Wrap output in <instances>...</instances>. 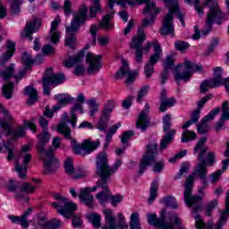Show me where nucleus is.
Instances as JSON below:
<instances>
[{
    "label": "nucleus",
    "mask_w": 229,
    "mask_h": 229,
    "mask_svg": "<svg viewBox=\"0 0 229 229\" xmlns=\"http://www.w3.org/2000/svg\"><path fill=\"white\" fill-rule=\"evenodd\" d=\"M174 46L177 51H182V52L187 51V48L191 47V45H189V43L185 41H176Z\"/></svg>",
    "instance_id": "nucleus-61"
},
{
    "label": "nucleus",
    "mask_w": 229,
    "mask_h": 229,
    "mask_svg": "<svg viewBox=\"0 0 229 229\" xmlns=\"http://www.w3.org/2000/svg\"><path fill=\"white\" fill-rule=\"evenodd\" d=\"M193 72H203V65L185 60L183 64H178L174 72L175 81H189Z\"/></svg>",
    "instance_id": "nucleus-7"
},
{
    "label": "nucleus",
    "mask_w": 229,
    "mask_h": 229,
    "mask_svg": "<svg viewBox=\"0 0 229 229\" xmlns=\"http://www.w3.org/2000/svg\"><path fill=\"white\" fill-rule=\"evenodd\" d=\"M157 192H158V183L154 181L150 186V197L148 199L149 205H151L155 199H157Z\"/></svg>",
    "instance_id": "nucleus-42"
},
{
    "label": "nucleus",
    "mask_w": 229,
    "mask_h": 229,
    "mask_svg": "<svg viewBox=\"0 0 229 229\" xmlns=\"http://www.w3.org/2000/svg\"><path fill=\"white\" fill-rule=\"evenodd\" d=\"M40 28V21L34 19L28 21L25 25L23 31L21 32V38H29V40H33V33Z\"/></svg>",
    "instance_id": "nucleus-24"
},
{
    "label": "nucleus",
    "mask_w": 229,
    "mask_h": 229,
    "mask_svg": "<svg viewBox=\"0 0 229 229\" xmlns=\"http://www.w3.org/2000/svg\"><path fill=\"white\" fill-rule=\"evenodd\" d=\"M47 229H59L62 228V221L57 218H54L50 221H47V224L45 225Z\"/></svg>",
    "instance_id": "nucleus-50"
},
{
    "label": "nucleus",
    "mask_w": 229,
    "mask_h": 229,
    "mask_svg": "<svg viewBox=\"0 0 229 229\" xmlns=\"http://www.w3.org/2000/svg\"><path fill=\"white\" fill-rule=\"evenodd\" d=\"M222 72L223 68L221 67H216L214 69V78L211 79V81H215L216 87H219V85H223V83H225V79H223V76L221 75Z\"/></svg>",
    "instance_id": "nucleus-36"
},
{
    "label": "nucleus",
    "mask_w": 229,
    "mask_h": 229,
    "mask_svg": "<svg viewBox=\"0 0 229 229\" xmlns=\"http://www.w3.org/2000/svg\"><path fill=\"white\" fill-rule=\"evenodd\" d=\"M228 101H225L222 104V121H228L229 120V106Z\"/></svg>",
    "instance_id": "nucleus-53"
},
{
    "label": "nucleus",
    "mask_w": 229,
    "mask_h": 229,
    "mask_svg": "<svg viewBox=\"0 0 229 229\" xmlns=\"http://www.w3.org/2000/svg\"><path fill=\"white\" fill-rule=\"evenodd\" d=\"M11 12L12 13H19L21 12V4H22L23 0H12Z\"/></svg>",
    "instance_id": "nucleus-54"
},
{
    "label": "nucleus",
    "mask_w": 229,
    "mask_h": 229,
    "mask_svg": "<svg viewBox=\"0 0 229 229\" xmlns=\"http://www.w3.org/2000/svg\"><path fill=\"white\" fill-rule=\"evenodd\" d=\"M20 161H16L14 165V169L18 173V176L21 179L28 176V164L31 162V154L30 153H20L19 156Z\"/></svg>",
    "instance_id": "nucleus-16"
},
{
    "label": "nucleus",
    "mask_w": 229,
    "mask_h": 229,
    "mask_svg": "<svg viewBox=\"0 0 229 229\" xmlns=\"http://www.w3.org/2000/svg\"><path fill=\"white\" fill-rule=\"evenodd\" d=\"M129 4V6H135V4H146L143 10V15H154L157 16L160 13V9L157 7V2L154 0H108V7L110 10H114V4Z\"/></svg>",
    "instance_id": "nucleus-8"
},
{
    "label": "nucleus",
    "mask_w": 229,
    "mask_h": 229,
    "mask_svg": "<svg viewBox=\"0 0 229 229\" xmlns=\"http://www.w3.org/2000/svg\"><path fill=\"white\" fill-rule=\"evenodd\" d=\"M207 144V137L200 138L194 148V153L199 151V163L195 165L193 173L186 178L184 183V201L187 207H193V214H198L203 208V197L192 195V187H194V180L196 176L199 178H207V161H205V153L208 151Z\"/></svg>",
    "instance_id": "nucleus-1"
},
{
    "label": "nucleus",
    "mask_w": 229,
    "mask_h": 229,
    "mask_svg": "<svg viewBox=\"0 0 229 229\" xmlns=\"http://www.w3.org/2000/svg\"><path fill=\"white\" fill-rule=\"evenodd\" d=\"M86 64H88L87 72L90 76L98 74L101 71L103 64H101V55H96L92 53H88L86 55Z\"/></svg>",
    "instance_id": "nucleus-18"
},
{
    "label": "nucleus",
    "mask_w": 229,
    "mask_h": 229,
    "mask_svg": "<svg viewBox=\"0 0 229 229\" xmlns=\"http://www.w3.org/2000/svg\"><path fill=\"white\" fill-rule=\"evenodd\" d=\"M35 189H37V187L31 185L30 182H23L21 184V194H24V192L26 194H33Z\"/></svg>",
    "instance_id": "nucleus-49"
},
{
    "label": "nucleus",
    "mask_w": 229,
    "mask_h": 229,
    "mask_svg": "<svg viewBox=\"0 0 229 229\" xmlns=\"http://www.w3.org/2000/svg\"><path fill=\"white\" fill-rule=\"evenodd\" d=\"M154 47V55H155V49L157 47H159V49H162L160 47V43L158 41H153V42H147L144 47H142V51H145V53H149V49H151V47Z\"/></svg>",
    "instance_id": "nucleus-59"
},
{
    "label": "nucleus",
    "mask_w": 229,
    "mask_h": 229,
    "mask_svg": "<svg viewBox=\"0 0 229 229\" xmlns=\"http://www.w3.org/2000/svg\"><path fill=\"white\" fill-rule=\"evenodd\" d=\"M89 174L87 173V171L79 168L77 170H74L73 174H72V178H74V180H78L79 178H86V176H88Z\"/></svg>",
    "instance_id": "nucleus-58"
},
{
    "label": "nucleus",
    "mask_w": 229,
    "mask_h": 229,
    "mask_svg": "<svg viewBox=\"0 0 229 229\" xmlns=\"http://www.w3.org/2000/svg\"><path fill=\"white\" fill-rule=\"evenodd\" d=\"M217 205H219V201L217 199H213L206 205L205 212L208 217H210V216H212V210H214V208H216Z\"/></svg>",
    "instance_id": "nucleus-47"
},
{
    "label": "nucleus",
    "mask_w": 229,
    "mask_h": 229,
    "mask_svg": "<svg viewBox=\"0 0 229 229\" xmlns=\"http://www.w3.org/2000/svg\"><path fill=\"white\" fill-rule=\"evenodd\" d=\"M88 219L93 225L94 228H101V216L98 214H91L88 216Z\"/></svg>",
    "instance_id": "nucleus-44"
},
{
    "label": "nucleus",
    "mask_w": 229,
    "mask_h": 229,
    "mask_svg": "<svg viewBox=\"0 0 229 229\" xmlns=\"http://www.w3.org/2000/svg\"><path fill=\"white\" fill-rule=\"evenodd\" d=\"M220 112L221 107H216L213 109L208 115H206L201 123L197 125L198 133H199L200 135L208 133L209 128L207 123H208V121H212V119H214V117H216V115H217V114H219Z\"/></svg>",
    "instance_id": "nucleus-22"
},
{
    "label": "nucleus",
    "mask_w": 229,
    "mask_h": 229,
    "mask_svg": "<svg viewBox=\"0 0 229 229\" xmlns=\"http://www.w3.org/2000/svg\"><path fill=\"white\" fill-rule=\"evenodd\" d=\"M163 131H166V133L162 138L159 145V149H161V151L165 149V148L174 140V135H176V131L174 129H171V114H166L163 117Z\"/></svg>",
    "instance_id": "nucleus-13"
},
{
    "label": "nucleus",
    "mask_w": 229,
    "mask_h": 229,
    "mask_svg": "<svg viewBox=\"0 0 229 229\" xmlns=\"http://www.w3.org/2000/svg\"><path fill=\"white\" fill-rule=\"evenodd\" d=\"M53 198L56 202H52L51 206L53 208H55L57 214H60L64 217H71L74 210L78 209L76 204L71 200H68L67 198L60 193H54Z\"/></svg>",
    "instance_id": "nucleus-9"
},
{
    "label": "nucleus",
    "mask_w": 229,
    "mask_h": 229,
    "mask_svg": "<svg viewBox=\"0 0 229 229\" xmlns=\"http://www.w3.org/2000/svg\"><path fill=\"white\" fill-rule=\"evenodd\" d=\"M199 114H201V111H199V109H196L194 113L191 114V119L184 124H182V130H187L189 126L198 123L199 121Z\"/></svg>",
    "instance_id": "nucleus-38"
},
{
    "label": "nucleus",
    "mask_w": 229,
    "mask_h": 229,
    "mask_svg": "<svg viewBox=\"0 0 229 229\" xmlns=\"http://www.w3.org/2000/svg\"><path fill=\"white\" fill-rule=\"evenodd\" d=\"M51 134L47 131H43V133L39 136V143L38 144V153L44 163V174H51L58 169V159L55 158L53 153L55 149L50 148L48 150L44 148V146L49 142Z\"/></svg>",
    "instance_id": "nucleus-4"
},
{
    "label": "nucleus",
    "mask_w": 229,
    "mask_h": 229,
    "mask_svg": "<svg viewBox=\"0 0 229 229\" xmlns=\"http://www.w3.org/2000/svg\"><path fill=\"white\" fill-rule=\"evenodd\" d=\"M93 5L90 7V15L91 17H96V12H102L101 4L99 0H92Z\"/></svg>",
    "instance_id": "nucleus-55"
},
{
    "label": "nucleus",
    "mask_w": 229,
    "mask_h": 229,
    "mask_svg": "<svg viewBox=\"0 0 229 229\" xmlns=\"http://www.w3.org/2000/svg\"><path fill=\"white\" fill-rule=\"evenodd\" d=\"M83 58H85V54L83 52H80L76 55L70 57L69 59L64 60V65L68 69H71L73 65H77V64H81L83 62Z\"/></svg>",
    "instance_id": "nucleus-33"
},
{
    "label": "nucleus",
    "mask_w": 229,
    "mask_h": 229,
    "mask_svg": "<svg viewBox=\"0 0 229 229\" xmlns=\"http://www.w3.org/2000/svg\"><path fill=\"white\" fill-rule=\"evenodd\" d=\"M105 221L106 225H115V217L112 209H104Z\"/></svg>",
    "instance_id": "nucleus-48"
},
{
    "label": "nucleus",
    "mask_w": 229,
    "mask_h": 229,
    "mask_svg": "<svg viewBox=\"0 0 229 229\" xmlns=\"http://www.w3.org/2000/svg\"><path fill=\"white\" fill-rule=\"evenodd\" d=\"M146 40V32L139 28L138 33L134 36L130 43L131 49H135V60L137 64H142V44Z\"/></svg>",
    "instance_id": "nucleus-14"
},
{
    "label": "nucleus",
    "mask_w": 229,
    "mask_h": 229,
    "mask_svg": "<svg viewBox=\"0 0 229 229\" xmlns=\"http://www.w3.org/2000/svg\"><path fill=\"white\" fill-rule=\"evenodd\" d=\"M158 155V145L157 143H152L147 146V151L143 155L140 163V174H144L147 167L155 164V157Z\"/></svg>",
    "instance_id": "nucleus-12"
},
{
    "label": "nucleus",
    "mask_w": 229,
    "mask_h": 229,
    "mask_svg": "<svg viewBox=\"0 0 229 229\" xmlns=\"http://www.w3.org/2000/svg\"><path fill=\"white\" fill-rule=\"evenodd\" d=\"M117 216H118L117 228L128 229V224L124 222V215H123V213H120L117 215Z\"/></svg>",
    "instance_id": "nucleus-63"
},
{
    "label": "nucleus",
    "mask_w": 229,
    "mask_h": 229,
    "mask_svg": "<svg viewBox=\"0 0 229 229\" xmlns=\"http://www.w3.org/2000/svg\"><path fill=\"white\" fill-rule=\"evenodd\" d=\"M112 17H114V13H108L102 18V21L99 22V26L93 24L90 26L89 33L92 35V46H96V35L99 28L105 30V31H110L114 28L110 21H112Z\"/></svg>",
    "instance_id": "nucleus-15"
},
{
    "label": "nucleus",
    "mask_w": 229,
    "mask_h": 229,
    "mask_svg": "<svg viewBox=\"0 0 229 229\" xmlns=\"http://www.w3.org/2000/svg\"><path fill=\"white\" fill-rule=\"evenodd\" d=\"M33 212V208H29L21 216H9V219L12 223H18L22 228H28L30 226V221H28V216H31Z\"/></svg>",
    "instance_id": "nucleus-28"
},
{
    "label": "nucleus",
    "mask_w": 229,
    "mask_h": 229,
    "mask_svg": "<svg viewBox=\"0 0 229 229\" xmlns=\"http://www.w3.org/2000/svg\"><path fill=\"white\" fill-rule=\"evenodd\" d=\"M116 78H126V85H131V83H133L137 78V72H131L128 66V62L122 59V66L120 67L119 71L116 72Z\"/></svg>",
    "instance_id": "nucleus-20"
},
{
    "label": "nucleus",
    "mask_w": 229,
    "mask_h": 229,
    "mask_svg": "<svg viewBox=\"0 0 229 229\" xmlns=\"http://www.w3.org/2000/svg\"><path fill=\"white\" fill-rule=\"evenodd\" d=\"M64 170H65V173L69 174V176H72L75 171L72 158L71 157L66 158V160L64 161Z\"/></svg>",
    "instance_id": "nucleus-45"
},
{
    "label": "nucleus",
    "mask_w": 229,
    "mask_h": 229,
    "mask_svg": "<svg viewBox=\"0 0 229 229\" xmlns=\"http://www.w3.org/2000/svg\"><path fill=\"white\" fill-rule=\"evenodd\" d=\"M93 5L94 4L89 6V16H87V13H89V7L85 4L81 5L78 12L73 15V20L72 21L70 27H66L67 38L65 39V46L74 49L76 44V38L74 35H76V31L80 30L81 24H85V21H89V19H94V17L98 15V13H103V7H101L102 12L96 11L95 16H92L90 14V7Z\"/></svg>",
    "instance_id": "nucleus-3"
},
{
    "label": "nucleus",
    "mask_w": 229,
    "mask_h": 229,
    "mask_svg": "<svg viewBox=\"0 0 229 229\" xmlns=\"http://www.w3.org/2000/svg\"><path fill=\"white\" fill-rule=\"evenodd\" d=\"M176 103V98H167V90L162 89L160 95V106H159V112L164 113L171 106H174Z\"/></svg>",
    "instance_id": "nucleus-26"
},
{
    "label": "nucleus",
    "mask_w": 229,
    "mask_h": 229,
    "mask_svg": "<svg viewBox=\"0 0 229 229\" xmlns=\"http://www.w3.org/2000/svg\"><path fill=\"white\" fill-rule=\"evenodd\" d=\"M133 135V131H127L122 135L121 140L123 143V146H128V141L131 139Z\"/></svg>",
    "instance_id": "nucleus-62"
},
{
    "label": "nucleus",
    "mask_w": 229,
    "mask_h": 229,
    "mask_svg": "<svg viewBox=\"0 0 229 229\" xmlns=\"http://www.w3.org/2000/svg\"><path fill=\"white\" fill-rule=\"evenodd\" d=\"M149 104H146L145 110L140 113L136 122V128H139L141 131H146V128L149 126Z\"/></svg>",
    "instance_id": "nucleus-25"
},
{
    "label": "nucleus",
    "mask_w": 229,
    "mask_h": 229,
    "mask_svg": "<svg viewBox=\"0 0 229 229\" xmlns=\"http://www.w3.org/2000/svg\"><path fill=\"white\" fill-rule=\"evenodd\" d=\"M56 131L61 133V135H64V139L70 140L72 149L75 155H82V157L90 155V153L96 151V149L99 148V144H101L99 140L91 141L90 140H86L81 144L78 143V141L71 136V127L65 123H59Z\"/></svg>",
    "instance_id": "nucleus-2"
},
{
    "label": "nucleus",
    "mask_w": 229,
    "mask_h": 229,
    "mask_svg": "<svg viewBox=\"0 0 229 229\" xmlns=\"http://www.w3.org/2000/svg\"><path fill=\"white\" fill-rule=\"evenodd\" d=\"M130 226H131V229H140L139 213H132L131 215Z\"/></svg>",
    "instance_id": "nucleus-46"
},
{
    "label": "nucleus",
    "mask_w": 229,
    "mask_h": 229,
    "mask_svg": "<svg viewBox=\"0 0 229 229\" xmlns=\"http://www.w3.org/2000/svg\"><path fill=\"white\" fill-rule=\"evenodd\" d=\"M148 91L149 86H143L141 89H140L136 101L138 103H142V98L148 94Z\"/></svg>",
    "instance_id": "nucleus-57"
},
{
    "label": "nucleus",
    "mask_w": 229,
    "mask_h": 229,
    "mask_svg": "<svg viewBox=\"0 0 229 229\" xmlns=\"http://www.w3.org/2000/svg\"><path fill=\"white\" fill-rule=\"evenodd\" d=\"M0 126L4 130V132L7 133V135H13V137H24V135H26V131L22 126H19L16 130L12 131L10 123L6 121H1V119Z\"/></svg>",
    "instance_id": "nucleus-27"
},
{
    "label": "nucleus",
    "mask_w": 229,
    "mask_h": 229,
    "mask_svg": "<svg viewBox=\"0 0 229 229\" xmlns=\"http://www.w3.org/2000/svg\"><path fill=\"white\" fill-rule=\"evenodd\" d=\"M13 92V82H7L4 84L2 88V94H4L6 99H12V94Z\"/></svg>",
    "instance_id": "nucleus-40"
},
{
    "label": "nucleus",
    "mask_w": 229,
    "mask_h": 229,
    "mask_svg": "<svg viewBox=\"0 0 229 229\" xmlns=\"http://www.w3.org/2000/svg\"><path fill=\"white\" fill-rule=\"evenodd\" d=\"M205 162L206 165H214V164H216V152H208L205 159Z\"/></svg>",
    "instance_id": "nucleus-60"
},
{
    "label": "nucleus",
    "mask_w": 229,
    "mask_h": 229,
    "mask_svg": "<svg viewBox=\"0 0 229 229\" xmlns=\"http://www.w3.org/2000/svg\"><path fill=\"white\" fill-rule=\"evenodd\" d=\"M174 65V58L173 56H167L164 63V69L169 71Z\"/></svg>",
    "instance_id": "nucleus-64"
},
{
    "label": "nucleus",
    "mask_w": 229,
    "mask_h": 229,
    "mask_svg": "<svg viewBox=\"0 0 229 229\" xmlns=\"http://www.w3.org/2000/svg\"><path fill=\"white\" fill-rule=\"evenodd\" d=\"M89 106L90 109L89 115H90V117H94V115L99 110V108H98L99 105L98 104V102H96V100L90 99V100H89Z\"/></svg>",
    "instance_id": "nucleus-51"
},
{
    "label": "nucleus",
    "mask_w": 229,
    "mask_h": 229,
    "mask_svg": "<svg viewBox=\"0 0 229 229\" xmlns=\"http://www.w3.org/2000/svg\"><path fill=\"white\" fill-rule=\"evenodd\" d=\"M114 108H115V102H114V100L107 101L104 106V109L102 110V117H104L106 121L110 119V114L112 112H114Z\"/></svg>",
    "instance_id": "nucleus-35"
},
{
    "label": "nucleus",
    "mask_w": 229,
    "mask_h": 229,
    "mask_svg": "<svg viewBox=\"0 0 229 229\" xmlns=\"http://www.w3.org/2000/svg\"><path fill=\"white\" fill-rule=\"evenodd\" d=\"M22 183L19 181L9 180V182L5 184V188L10 192H14V196L18 201H21L24 198V194H21Z\"/></svg>",
    "instance_id": "nucleus-30"
},
{
    "label": "nucleus",
    "mask_w": 229,
    "mask_h": 229,
    "mask_svg": "<svg viewBox=\"0 0 229 229\" xmlns=\"http://www.w3.org/2000/svg\"><path fill=\"white\" fill-rule=\"evenodd\" d=\"M98 189H101L102 191L98 192L96 195L97 199L99 201L101 205L106 203L108 201V198H110V188H108V181L106 179H99L97 182V185L92 188L91 191H96Z\"/></svg>",
    "instance_id": "nucleus-17"
},
{
    "label": "nucleus",
    "mask_w": 229,
    "mask_h": 229,
    "mask_svg": "<svg viewBox=\"0 0 229 229\" xmlns=\"http://www.w3.org/2000/svg\"><path fill=\"white\" fill-rule=\"evenodd\" d=\"M204 6L209 7V12L207 14L206 19V26L205 29L202 30V35H208L212 31V26L214 22L216 24H223V21H225V13L219 8V3L217 0H206L204 2Z\"/></svg>",
    "instance_id": "nucleus-5"
},
{
    "label": "nucleus",
    "mask_w": 229,
    "mask_h": 229,
    "mask_svg": "<svg viewBox=\"0 0 229 229\" xmlns=\"http://www.w3.org/2000/svg\"><path fill=\"white\" fill-rule=\"evenodd\" d=\"M65 81V77L62 73H53V68H48L43 76V94L49 96L51 94L50 85H60Z\"/></svg>",
    "instance_id": "nucleus-11"
},
{
    "label": "nucleus",
    "mask_w": 229,
    "mask_h": 229,
    "mask_svg": "<svg viewBox=\"0 0 229 229\" xmlns=\"http://www.w3.org/2000/svg\"><path fill=\"white\" fill-rule=\"evenodd\" d=\"M79 103H75L74 106L71 109V119L69 123L72 124V128H76V123L78 121V115H76V112L80 111V114H83V103H85V97L83 94H80L77 98Z\"/></svg>",
    "instance_id": "nucleus-23"
},
{
    "label": "nucleus",
    "mask_w": 229,
    "mask_h": 229,
    "mask_svg": "<svg viewBox=\"0 0 229 229\" xmlns=\"http://www.w3.org/2000/svg\"><path fill=\"white\" fill-rule=\"evenodd\" d=\"M25 94L30 96L27 100V105H34L38 101V94L37 93V89L33 88V86H28L25 88Z\"/></svg>",
    "instance_id": "nucleus-34"
},
{
    "label": "nucleus",
    "mask_w": 229,
    "mask_h": 229,
    "mask_svg": "<svg viewBox=\"0 0 229 229\" xmlns=\"http://www.w3.org/2000/svg\"><path fill=\"white\" fill-rule=\"evenodd\" d=\"M163 1L165 3V6L168 8L169 13L165 16L163 20V26L160 29V33L164 36L171 35L172 37H174V25H173L174 16L173 15V8H174V12H176V0Z\"/></svg>",
    "instance_id": "nucleus-10"
},
{
    "label": "nucleus",
    "mask_w": 229,
    "mask_h": 229,
    "mask_svg": "<svg viewBox=\"0 0 229 229\" xmlns=\"http://www.w3.org/2000/svg\"><path fill=\"white\" fill-rule=\"evenodd\" d=\"M21 62L25 65L26 69H28L31 64H34V59L31 58V55L29 53H24L21 56Z\"/></svg>",
    "instance_id": "nucleus-56"
},
{
    "label": "nucleus",
    "mask_w": 229,
    "mask_h": 229,
    "mask_svg": "<svg viewBox=\"0 0 229 229\" xmlns=\"http://www.w3.org/2000/svg\"><path fill=\"white\" fill-rule=\"evenodd\" d=\"M91 192H94L92 188H83L80 191L79 198L82 203H85L86 207L94 208V196L90 194Z\"/></svg>",
    "instance_id": "nucleus-29"
},
{
    "label": "nucleus",
    "mask_w": 229,
    "mask_h": 229,
    "mask_svg": "<svg viewBox=\"0 0 229 229\" xmlns=\"http://www.w3.org/2000/svg\"><path fill=\"white\" fill-rule=\"evenodd\" d=\"M162 56V49L159 47H156L155 54L149 56L148 62L144 66V72L147 78H151L155 73V65L158 64Z\"/></svg>",
    "instance_id": "nucleus-19"
},
{
    "label": "nucleus",
    "mask_w": 229,
    "mask_h": 229,
    "mask_svg": "<svg viewBox=\"0 0 229 229\" xmlns=\"http://www.w3.org/2000/svg\"><path fill=\"white\" fill-rule=\"evenodd\" d=\"M196 132L192 131H183L182 136V142H190V140H196Z\"/></svg>",
    "instance_id": "nucleus-43"
},
{
    "label": "nucleus",
    "mask_w": 229,
    "mask_h": 229,
    "mask_svg": "<svg viewBox=\"0 0 229 229\" xmlns=\"http://www.w3.org/2000/svg\"><path fill=\"white\" fill-rule=\"evenodd\" d=\"M189 169H191V165L187 162L182 163L178 174L175 175V180H180V178L182 176H183V174H185V173H189Z\"/></svg>",
    "instance_id": "nucleus-52"
},
{
    "label": "nucleus",
    "mask_w": 229,
    "mask_h": 229,
    "mask_svg": "<svg viewBox=\"0 0 229 229\" xmlns=\"http://www.w3.org/2000/svg\"><path fill=\"white\" fill-rule=\"evenodd\" d=\"M60 22H62V20L60 19V17H57L51 24L49 37L53 44H57V42L60 40V32L58 31V26L60 25Z\"/></svg>",
    "instance_id": "nucleus-32"
},
{
    "label": "nucleus",
    "mask_w": 229,
    "mask_h": 229,
    "mask_svg": "<svg viewBox=\"0 0 229 229\" xmlns=\"http://www.w3.org/2000/svg\"><path fill=\"white\" fill-rule=\"evenodd\" d=\"M15 72V64H11L5 70L0 71V78H3L4 81H8L10 78H14L15 81H21L26 74V68L21 70L18 74L13 75Z\"/></svg>",
    "instance_id": "nucleus-21"
},
{
    "label": "nucleus",
    "mask_w": 229,
    "mask_h": 229,
    "mask_svg": "<svg viewBox=\"0 0 229 229\" xmlns=\"http://www.w3.org/2000/svg\"><path fill=\"white\" fill-rule=\"evenodd\" d=\"M214 87H217L216 85V81H204L200 84V94H206V92H208L209 89H214Z\"/></svg>",
    "instance_id": "nucleus-41"
},
{
    "label": "nucleus",
    "mask_w": 229,
    "mask_h": 229,
    "mask_svg": "<svg viewBox=\"0 0 229 229\" xmlns=\"http://www.w3.org/2000/svg\"><path fill=\"white\" fill-rule=\"evenodd\" d=\"M122 164L123 162L121 160H116L114 165L111 166L108 163V156L106 155V152H100L97 156L96 174L101 178V180L108 181L109 178H112V176L115 174V171L121 167Z\"/></svg>",
    "instance_id": "nucleus-6"
},
{
    "label": "nucleus",
    "mask_w": 229,
    "mask_h": 229,
    "mask_svg": "<svg viewBox=\"0 0 229 229\" xmlns=\"http://www.w3.org/2000/svg\"><path fill=\"white\" fill-rule=\"evenodd\" d=\"M195 226L197 229H214V223L208 222L207 225H205V222L201 219L199 215L195 216Z\"/></svg>",
    "instance_id": "nucleus-37"
},
{
    "label": "nucleus",
    "mask_w": 229,
    "mask_h": 229,
    "mask_svg": "<svg viewBox=\"0 0 229 229\" xmlns=\"http://www.w3.org/2000/svg\"><path fill=\"white\" fill-rule=\"evenodd\" d=\"M6 52L0 57V64L4 65L7 62H10L13 53H15V43L12 40H8L6 43Z\"/></svg>",
    "instance_id": "nucleus-31"
},
{
    "label": "nucleus",
    "mask_w": 229,
    "mask_h": 229,
    "mask_svg": "<svg viewBox=\"0 0 229 229\" xmlns=\"http://www.w3.org/2000/svg\"><path fill=\"white\" fill-rule=\"evenodd\" d=\"M55 98L58 100L59 105H63L64 106L74 101V98L65 94L55 95Z\"/></svg>",
    "instance_id": "nucleus-39"
}]
</instances>
